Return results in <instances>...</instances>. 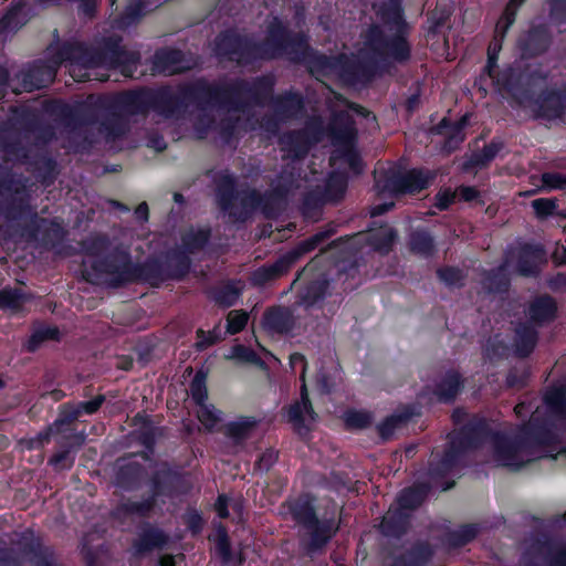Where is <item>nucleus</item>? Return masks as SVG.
<instances>
[{
    "label": "nucleus",
    "mask_w": 566,
    "mask_h": 566,
    "mask_svg": "<svg viewBox=\"0 0 566 566\" xmlns=\"http://www.w3.org/2000/svg\"><path fill=\"white\" fill-rule=\"evenodd\" d=\"M69 61V72L76 81L91 78L101 80L93 71L99 66L118 67L126 76L133 75V66L138 61V54L128 52L115 44L104 54H93L84 50L80 44H67L61 50L59 60L53 65H35L27 72H21L18 80L20 87L13 86V92H31L51 83L56 73V65Z\"/></svg>",
    "instance_id": "f257e3e1"
},
{
    "label": "nucleus",
    "mask_w": 566,
    "mask_h": 566,
    "mask_svg": "<svg viewBox=\"0 0 566 566\" xmlns=\"http://www.w3.org/2000/svg\"><path fill=\"white\" fill-rule=\"evenodd\" d=\"M367 116L368 112L358 105L348 103L346 99H337L334 117L328 128L325 130L318 118L312 119L306 127L305 133H294L284 135L280 139L282 150L287 157L300 158L304 156L312 143L321 140L324 134H327L336 147L331 157V165L337 166L339 161L345 163L354 172H359L360 160L354 149L356 129L350 113Z\"/></svg>",
    "instance_id": "f03ea898"
},
{
    "label": "nucleus",
    "mask_w": 566,
    "mask_h": 566,
    "mask_svg": "<svg viewBox=\"0 0 566 566\" xmlns=\"http://www.w3.org/2000/svg\"><path fill=\"white\" fill-rule=\"evenodd\" d=\"M250 96L259 102L256 90L245 86L235 87H211L203 84L197 87H186L179 96L174 95L169 91H163L157 95L156 109L166 117L174 114L172 107L177 105L178 101L182 102L195 101L202 105L203 108L207 106L219 108L227 107L228 111H241L238 106V101L241 97Z\"/></svg>",
    "instance_id": "7ed1b4c3"
},
{
    "label": "nucleus",
    "mask_w": 566,
    "mask_h": 566,
    "mask_svg": "<svg viewBox=\"0 0 566 566\" xmlns=\"http://www.w3.org/2000/svg\"><path fill=\"white\" fill-rule=\"evenodd\" d=\"M406 24L400 9L394 4L382 28L374 27L367 35L365 48L359 51L358 59L365 61L375 55H387L396 61L409 57V45L405 39Z\"/></svg>",
    "instance_id": "20e7f679"
},
{
    "label": "nucleus",
    "mask_w": 566,
    "mask_h": 566,
    "mask_svg": "<svg viewBox=\"0 0 566 566\" xmlns=\"http://www.w3.org/2000/svg\"><path fill=\"white\" fill-rule=\"evenodd\" d=\"M107 242L104 238H96L86 248L87 254L83 260L84 272L87 280L122 283L133 279L132 264L124 252L103 256Z\"/></svg>",
    "instance_id": "39448f33"
},
{
    "label": "nucleus",
    "mask_w": 566,
    "mask_h": 566,
    "mask_svg": "<svg viewBox=\"0 0 566 566\" xmlns=\"http://www.w3.org/2000/svg\"><path fill=\"white\" fill-rule=\"evenodd\" d=\"M282 514L290 515L296 523L303 525L311 534V547L319 548L335 532V525L332 521L321 523L314 513L312 499L308 495H302L296 500L287 502L283 506Z\"/></svg>",
    "instance_id": "423d86ee"
},
{
    "label": "nucleus",
    "mask_w": 566,
    "mask_h": 566,
    "mask_svg": "<svg viewBox=\"0 0 566 566\" xmlns=\"http://www.w3.org/2000/svg\"><path fill=\"white\" fill-rule=\"evenodd\" d=\"M492 461L496 465L520 468L541 454L533 451L532 442L523 436L511 438L497 434L492 441Z\"/></svg>",
    "instance_id": "0eeeda50"
},
{
    "label": "nucleus",
    "mask_w": 566,
    "mask_h": 566,
    "mask_svg": "<svg viewBox=\"0 0 566 566\" xmlns=\"http://www.w3.org/2000/svg\"><path fill=\"white\" fill-rule=\"evenodd\" d=\"M515 258L518 259L515 265L516 271L523 275H530L535 273L538 264L543 261L544 252L539 247H533L528 244L520 247L515 251L511 252L505 261L504 266L499 270V276H501L499 282L495 283L493 282L492 277H488L485 286L490 291H500L506 286L507 281L502 272L504 271V268L512 266L513 259ZM495 276H497V274Z\"/></svg>",
    "instance_id": "6e6552de"
},
{
    "label": "nucleus",
    "mask_w": 566,
    "mask_h": 566,
    "mask_svg": "<svg viewBox=\"0 0 566 566\" xmlns=\"http://www.w3.org/2000/svg\"><path fill=\"white\" fill-rule=\"evenodd\" d=\"M325 238L324 233H317L311 239L301 242L295 249L282 255L275 263L258 269L252 276L255 284H264L284 274L290 266L303 254L312 251Z\"/></svg>",
    "instance_id": "1a4fd4ad"
},
{
    "label": "nucleus",
    "mask_w": 566,
    "mask_h": 566,
    "mask_svg": "<svg viewBox=\"0 0 566 566\" xmlns=\"http://www.w3.org/2000/svg\"><path fill=\"white\" fill-rule=\"evenodd\" d=\"M432 179L430 172L422 170H410L403 174L391 172L384 181L377 178L376 186L381 192L392 196L416 193L427 188Z\"/></svg>",
    "instance_id": "9d476101"
},
{
    "label": "nucleus",
    "mask_w": 566,
    "mask_h": 566,
    "mask_svg": "<svg viewBox=\"0 0 566 566\" xmlns=\"http://www.w3.org/2000/svg\"><path fill=\"white\" fill-rule=\"evenodd\" d=\"M290 364L293 368L296 366L302 367L301 378L302 381H304V374L306 369L304 356L298 353L292 354L290 356ZM287 420L298 433H302L304 430H308L311 424L315 421V413L307 397L305 382H303L301 388V400L296 401L287 410Z\"/></svg>",
    "instance_id": "9b49d317"
},
{
    "label": "nucleus",
    "mask_w": 566,
    "mask_h": 566,
    "mask_svg": "<svg viewBox=\"0 0 566 566\" xmlns=\"http://www.w3.org/2000/svg\"><path fill=\"white\" fill-rule=\"evenodd\" d=\"M192 63L185 60L184 54L178 50H160L153 61V72L171 75L191 69Z\"/></svg>",
    "instance_id": "f8f14e48"
},
{
    "label": "nucleus",
    "mask_w": 566,
    "mask_h": 566,
    "mask_svg": "<svg viewBox=\"0 0 566 566\" xmlns=\"http://www.w3.org/2000/svg\"><path fill=\"white\" fill-rule=\"evenodd\" d=\"M355 239L358 242L367 241L377 251L387 252L395 239V232L390 227H380L368 233L357 234Z\"/></svg>",
    "instance_id": "ddd939ff"
},
{
    "label": "nucleus",
    "mask_w": 566,
    "mask_h": 566,
    "mask_svg": "<svg viewBox=\"0 0 566 566\" xmlns=\"http://www.w3.org/2000/svg\"><path fill=\"white\" fill-rule=\"evenodd\" d=\"M263 326L271 333H286L292 326L291 315L287 310L273 308L263 317Z\"/></svg>",
    "instance_id": "4468645a"
},
{
    "label": "nucleus",
    "mask_w": 566,
    "mask_h": 566,
    "mask_svg": "<svg viewBox=\"0 0 566 566\" xmlns=\"http://www.w3.org/2000/svg\"><path fill=\"white\" fill-rule=\"evenodd\" d=\"M259 420L254 417H240L227 427L228 436L235 442L250 438L258 428Z\"/></svg>",
    "instance_id": "2eb2a0df"
},
{
    "label": "nucleus",
    "mask_w": 566,
    "mask_h": 566,
    "mask_svg": "<svg viewBox=\"0 0 566 566\" xmlns=\"http://www.w3.org/2000/svg\"><path fill=\"white\" fill-rule=\"evenodd\" d=\"M166 542L167 536L161 531L149 527L143 531L135 547L138 553H145L163 547Z\"/></svg>",
    "instance_id": "dca6fc26"
},
{
    "label": "nucleus",
    "mask_w": 566,
    "mask_h": 566,
    "mask_svg": "<svg viewBox=\"0 0 566 566\" xmlns=\"http://www.w3.org/2000/svg\"><path fill=\"white\" fill-rule=\"evenodd\" d=\"M104 397L98 396L94 398L93 400L81 402L76 407H63V412L66 410H70L69 415H65L63 418L57 419L54 422V427L62 426L64 423L71 422L72 420L76 419L82 412H85L87 415L94 413L103 403Z\"/></svg>",
    "instance_id": "f3484780"
},
{
    "label": "nucleus",
    "mask_w": 566,
    "mask_h": 566,
    "mask_svg": "<svg viewBox=\"0 0 566 566\" xmlns=\"http://www.w3.org/2000/svg\"><path fill=\"white\" fill-rule=\"evenodd\" d=\"M29 300L27 293L21 289L0 290V308L12 312L19 311Z\"/></svg>",
    "instance_id": "a211bd4d"
},
{
    "label": "nucleus",
    "mask_w": 566,
    "mask_h": 566,
    "mask_svg": "<svg viewBox=\"0 0 566 566\" xmlns=\"http://www.w3.org/2000/svg\"><path fill=\"white\" fill-rule=\"evenodd\" d=\"M555 303L548 296L538 297L530 306V317L533 322L541 323L553 317Z\"/></svg>",
    "instance_id": "6ab92c4d"
},
{
    "label": "nucleus",
    "mask_w": 566,
    "mask_h": 566,
    "mask_svg": "<svg viewBox=\"0 0 566 566\" xmlns=\"http://www.w3.org/2000/svg\"><path fill=\"white\" fill-rule=\"evenodd\" d=\"M536 344V332L532 326L516 329V352L520 356H527Z\"/></svg>",
    "instance_id": "aec40b11"
},
{
    "label": "nucleus",
    "mask_w": 566,
    "mask_h": 566,
    "mask_svg": "<svg viewBox=\"0 0 566 566\" xmlns=\"http://www.w3.org/2000/svg\"><path fill=\"white\" fill-rule=\"evenodd\" d=\"M545 402L553 413L566 417V392L563 388L549 389L545 395Z\"/></svg>",
    "instance_id": "412c9836"
},
{
    "label": "nucleus",
    "mask_w": 566,
    "mask_h": 566,
    "mask_svg": "<svg viewBox=\"0 0 566 566\" xmlns=\"http://www.w3.org/2000/svg\"><path fill=\"white\" fill-rule=\"evenodd\" d=\"M346 177L340 172H333L326 184L325 197L327 200L340 199L346 190Z\"/></svg>",
    "instance_id": "4be33fe9"
},
{
    "label": "nucleus",
    "mask_w": 566,
    "mask_h": 566,
    "mask_svg": "<svg viewBox=\"0 0 566 566\" xmlns=\"http://www.w3.org/2000/svg\"><path fill=\"white\" fill-rule=\"evenodd\" d=\"M565 98L557 93L551 94L543 101L542 113L548 118L560 117L565 114L564 111Z\"/></svg>",
    "instance_id": "5701e85b"
},
{
    "label": "nucleus",
    "mask_w": 566,
    "mask_h": 566,
    "mask_svg": "<svg viewBox=\"0 0 566 566\" xmlns=\"http://www.w3.org/2000/svg\"><path fill=\"white\" fill-rule=\"evenodd\" d=\"M424 495L423 489L412 488L403 490L398 497L399 507L401 510H412L422 503Z\"/></svg>",
    "instance_id": "b1692460"
},
{
    "label": "nucleus",
    "mask_w": 566,
    "mask_h": 566,
    "mask_svg": "<svg viewBox=\"0 0 566 566\" xmlns=\"http://www.w3.org/2000/svg\"><path fill=\"white\" fill-rule=\"evenodd\" d=\"M234 181L228 174H221L218 179L219 202L227 210L233 196Z\"/></svg>",
    "instance_id": "393cba45"
},
{
    "label": "nucleus",
    "mask_w": 566,
    "mask_h": 566,
    "mask_svg": "<svg viewBox=\"0 0 566 566\" xmlns=\"http://www.w3.org/2000/svg\"><path fill=\"white\" fill-rule=\"evenodd\" d=\"M461 386L460 377L457 373H450L438 387V395L442 400L452 399Z\"/></svg>",
    "instance_id": "a878e982"
},
{
    "label": "nucleus",
    "mask_w": 566,
    "mask_h": 566,
    "mask_svg": "<svg viewBox=\"0 0 566 566\" xmlns=\"http://www.w3.org/2000/svg\"><path fill=\"white\" fill-rule=\"evenodd\" d=\"M523 1L524 0H510L495 28V31L497 34H501V38H504L509 28L514 23L516 10Z\"/></svg>",
    "instance_id": "bb28decb"
},
{
    "label": "nucleus",
    "mask_w": 566,
    "mask_h": 566,
    "mask_svg": "<svg viewBox=\"0 0 566 566\" xmlns=\"http://www.w3.org/2000/svg\"><path fill=\"white\" fill-rule=\"evenodd\" d=\"M197 416L201 424L208 430H212L221 419L220 412L217 411L213 406L208 403H201L198 406Z\"/></svg>",
    "instance_id": "cd10ccee"
},
{
    "label": "nucleus",
    "mask_w": 566,
    "mask_h": 566,
    "mask_svg": "<svg viewBox=\"0 0 566 566\" xmlns=\"http://www.w3.org/2000/svg\"><path fill=\"white\" fill-rule=\"evenodd\" d=\"M240 293L241 289L239 286L234 284H229L216 292L214 300L220 305L228 307L235 303Z\"/></svg>",
    "instance_id": "c85d7f7f"
},
{
    "label": "nucleus",
    "mask_w": 566,
    "mask_h": 566,
    "mask_svg": "<svg viewBox=\"0 0 566 566\" xmlns=\"http://www.w3.org/2000/svg\"><path fill=\"white\" fill-rule=\"evenodd\" d=\"M411 249L420 254H429L433 249L432 238L426 232H415L410 240Z\"/></svg>",
    "instance_id": "c756f323"
},
{
    "label": "nucleus",
    "mask_w": 566,
    "mask_h": 566,
    "mask_svg": "<svg viewBox=\"0 0 566 566\" xmlns=\"http://www.w3.org/2000/svg\"><path fill=\"white\" fill-rule=\"evenodd\" d=\"M190 394L192 399L199 406L201 403H206L207 399V388H206V376L202 373H198L191 385H190Z\"/></svg>",
    "instance_id": "7c9ffc66"
},
{
    "label": "nucleus",
    "mask_w": 566,
    "mask_h": 566,
    "mask_svg": "<svg viewBox=\"0 0 566 566\" xmlns=\"http://www.w3.org/2000/svg\"><path fill=\"white\" fill-rule=\"evenodd\" d=\"M57 335H59V331L55 327H51V326L40 327L31 336L28 348L31 352L35 350L41 342L46 340V339H55V338H57Z\"/></svg>",
    "instance_id": "2f4dec72"
},
{
    "label": "nucleus",
    "mask_w": 566,
    "mask_h": 566,
    "mask_svg": "<svg viewBox=\"0 0 566 566\" xmlns=\"http://www.w3.org/2000/svg\"><path fill=\"white\" fill-rule=\"evenodd\" d=\"M248 313L240 311H230L227 317V332L237 334L244 328L248 323Z\"/></svg>",
    "instance_id": "473e14b6"
},
{
    "label": "nucleus",
    "mask_w": 566,
    "mask_h": 566,
    "mask_svg": "<svg viewBox=\"0 0 566 566\" xmlns=\"http://www.w3.org/2000/svg\"><path fill=\"white\" fill-rule=\"evenodd\" d=\"M143 13H144L143 0H135L126 8V11H125L122 20L118 22L119 27L126 28V27L133 24L134 22H136V20H138L143 15Z\"/></svg>",
    "instance_id": "72a5a7b5"
},
{
    "label": "nucleus",
    "mask_w": 566,
    "mask_h": 566,
    "mask_svg": "<svg viewBox=\"0 0 566 566\" xmlns=\"http://www.w3.org/2000/svg\"><path fill=\"white\" fill-rule=\"evenodd\" d=\"M209 233L206 230H191L184 238V244L187 250L192 251L205 245Z\"/></svg>",
    "instance_id": "f704fd0d"
},
{
    "label": "nucleus",
    "mask_w": 566,
    "mask_h": 566,
    "mask_svg": "<svg viewBox=\"0 0 566 566\" xmlns=\"http://www.w3.org/2000/svg\"><path fill=\"white\" fill-rule=\"evenodd\" d=\"M271 40L275 42V45L272 49L266 48H253V51L261 57H275L281 54L282 43H283V32L280 31L276 33L275 31L271 32Z\"/></svg>",
    "instance_id": "c9c22d12"
},
{
    "label": "nucleus",
    "mask_w": 566,
    "mask_h": 566,
    "mask_svg": "<svg viewBox=\"0 0 566 566\" xmlns=\"http://www.w3.org/2000/svg\"><path fill=\"white\" fill-rule=\"evenodd\" d=\"M280 107V116L282 118L290 117L301 109L302 99L296 94L289 95L281 102Z\"/></svg>",
    "instance_id": "e433bc0d"
},
{
    "label": "nucleus",
    "mask_w": 566,
    "mask_h": 566,
    "mask_svg": "<svg viewBox=\"0 0 566 566\" xmlns=\"http://www.w3.org/2000/svg\"><path fill=\"white\" fill-rule=\"evenodd\" d=\"M468 122H469V115L465 114L461 117V119L458 123H455L452 126L451 130L448 132L449 136H448L447 146L450 149L463 140L464 135H463L462 130L468 125Z\"/></svg>",
    "instance_id": "4c0bfd02"
},
{
    "label": "nucleus",
    "mask_w": 566,
    "mask_h": 566,
    "mask_svg": "<svg viewBox=\"0 0 566 566\" xmlns=\"http://www.w3.org/2000/svg\"><path fill=\"white\" fill-rule=\"evenodd\" d=\"M228 357L252 364H258L260 361L258 355L252 349L243 345H235Z\"/></svg>",
    "instance_id": "58836bf2"
},
{
    "label": "nucleus",
    "mask_w": 566,
    "mask_h": 566,
    "mask_svg": "<svg viewBox=\"0 0 566 566\" xmlns=\"http://www.w3.org/2000/svg\"><path fill=\"white\" fill-rule=\"evenodd\" d=\"M543 187L552 189H565L566 176L558 172H546L542 176Z\"/></svg>",
    "instance_id": "ea45409f"
},
{
    "label": "nucleus",
    "mask_w": 566,
    "mask_h": 566,
    "mask_svg": "<svg viewBox=\"0 0 566 566\" xmlns=\"http://www.w3.org/2000/svg\"><path fill=\"white\" fill-rule=\"evenodd\" d=\"M502 40H503V38H501V34H497V32L495 31V38L489 45V50H488V66L486 67H488L490 76H492V69L495 65V62L497 59V53L500 52V50L502 48V43H501Z\"/></svg>",
    "instance_id": "a19ab883"
},
{
    "label": "nucleus",
    "mask_w": 566,
    "mask_h": 566,
    "mask_svg": "<svg viewBox=\"0 0 566 566\" xmlns=\"http://www.w3.org/2000/svg\"><path fill=\"white\" fill-rule=\"evenodd\" d=\"M345 421L349 427L364 428L370 422V416L363 411H350L346 413Z\"/></svg>",
    "instance_id": "79ce46f5"
},
{
    "label": "nucleus",
    "mask_w": 566,
    "mask_h": 566,
    "mask_svg": "<svg viewBox=\"0 0 566 566\" xmlns=\"http://www.w3.org/2000/svg\"><path fill=\"white\" fill-rule=\"evenodd\" d=\"M463 433H459L457 436H452L451 438V451L449 453L446 454V458L443 460V465L446 468H449L451 467L452 462H453V459H454V450L458 448V447H464V448H471V447H474L473 442L471 440H468L467 442H463L462 441V438L459 437V436H462Z\"/></svg>",
    "instance_id": "37998d69"
},
{
    "label": "nucleus",
    "mask_w": 566,
    "mask_h": 566,
    "mask_svg": "<svg viewBox=\"0 0 566 566\" xmlns=\"http://www.w3.org/2000/svg\"><path fill=\"white\" fill-rule=\"evenodd\" d=\"M438 275L448 285H457L461 283L463 279L462 272L453 268L439 270Z\"/></svg>",
    "instance_id": "c03bdc74"
},
{
    "label": "nucleus",
    "mask_w": 566,
    "mask_h": 566,
    "mask_svg": "<svg viewBox=\"0 0 566 566\" xmlns=\"http://www.w3.org/2000/svg\"><path fill=\"white\" fill-rule=\"evenodd\" d=\"M549 566H566V546L554 545L549 551Z\"/></svg>",
    "instance_id": "a18cd8bd"
},
{
    "label": "nucleus",
    "mask_w": 566,
    "mask_h": 566,
    "mask_svg": "<svg viewBox=\"0 0 566 566\" xmlns=\"http://www.w3.org/2000/svg\"><path fill=\"white\" fill-rule=\"evenodd\" d=\"M232 41H234V39L231 36V35H220L218 38V42H217V46H218V53L221 54V55H229L230 60H235L238 61L239 63H241L243 61V57L242 55H240L235 50L233 51H227L224 48H223V44L226 42H229L231 43Z\"/></svg>",
    "instance_id": "49530a36"
},
{
    "label": "nucleus",
    "mask_w": 566,
    "mask_h": 566,
    "mask_svg": "<svg viewBox=\"0 0 566 566\" xmlns=\"http://www.w3.org/2000/svg\"><path fill=\"white\" fill-rule=\"evenodd\" d=\"M532 206L539 217H546L548 214H552L555 209L554 201L549 199H536L532 202Z\"/></svg>",
    "instance_id": "de8ad7c7"
},
{
    "label": "nucleus",
    "mask_w": 566,
    "mask_h": 566,
    "mask_svg": "<svg viewBox=\"0 0 566 566\" xmlns=\"http://www.w3.org/2000/svg\"><path fill=\"white\" fill-rule=\"evenodd\" d=\"M400 422H401V418L399 416H391V417L387 418L379 426L380 436L385 439H388Z\"/></svg>",
    "instance_id": "09e8293b"
},
{
    "label": "nucleus",
    "mask_w": 566,
    "mask_h": 566,
    "mask_svg": "<svg viewBox=\"0 0 566 566\" xmlns=\"http://www.w3.org/2000/svg\"><path fill=\"white\" fill-rule=\"evenodd\" d=\"M217 552L224 562L230 560V545L224 532L218 535Z\"/></svg>",
    "instance_id": "8fccbe9b"
},
{
    "label": "nucleus",
    "mask_w": 566,
    "mask_h": 566,
    "mask_svg": "<svg viewBox=\"0 0 566 566\" xmlns=\"http://www.w3.org/2000/svg\"><path fill=\"white\" fill-rule=\"evenodd\" d=\"M457 197V191L451 192L450 190H444L439 192L436 196V206L440 209H447L451 202H453L454 198Z\"/></svg>",
    "instance_id": "3c124183"
},
{
    "label": "nucleus",
    "mask_w": 566,
    "mask_h": 566,
    "mask_svg": "<svg viewBox=\"0 0 566 566\" xmlns=\"http://www.w3.org/2000/svg\"><path fill=\"white\" fill-rule=\"evenodd\" d=\"M277 459V453L274 450H268L259 459V468L268 470Z\"/></svg>",
    "instance_id": "603ef678"
},
{
    "label": "nucleus",
    "mask_w": 566,
    "mask_h": 566,
    "mask_svg": "<svg viewBox=\"0 0 566 566\" xmlns=\"http://www.w3.org/2000/svg\"><path fill=\"white\" fill-rule=\"evenodd\" d=\"M478 190L473 187H460L457 190V197L463 201H472L478 198Z\"/></svg>",
    "instance_id": "864d4df0"
},
{
    "label": "nucleus",
    "mask_w": 566,
    "mask_h": 566,
    "mask_svg": "<svg viewBox=\"0 0 566 566\" xmlns=\"http://www.w3.org/2000/svg\"><path fill=\"white\" fill-rule=\"evenodd\" d=\"M214 509L219 517L224 518L228 516V499L224 495H220L214 504Z\"/></svg>",
    "instance_id": "5fc2aeb1"
},
{
    "label": "nucleus",
    "mask_w": 566,
    "mask_h": 566,
    "mask_svg": "<svg viewBox=\"0 0 566 566\" xmlns=\"http://www.w3.org/2000/svg\"><path fill=\"white\" fill-rule=\"evenodd\" d=\"M153 505H154L153 500H147V501L140 502V503H132V504H129V511L136 512L139 514H145L153 507Z\"/></svg>",
    "instance_id": "6e6d98bb"
},
{
    "label": "nucleus",
    "mask_w": 566,
    "mask_h": 566,
    "mask_svg": "<svg viewBox=\"0 0 566 566\" xmlns=\"http://www.w3.org/2000/svg\"><path fill=\"white\" fill-rule=\"evenodd\" d=\"M476 534V528L474 526H465L462 530H460V541L459 544H465L470 539H472Z\"/></svg>",
    "instance_id": "4d7b16f0"
},
{
    "label": "nucleus",
    "mask_w": 566,
    "mask_h": 566,
    "mask_svg": "<svg viewBox=\"0 0 566 566\" xmlns=\"http://www.w3.org/2000/svg\"><path fill=\"white\" fill-rule=\"evenodd\" d=\"M396 515H397L396 511L389 510L387 512V514L384 516V520L381 523V527H382L384 532L389 533V526L391 523H394Z\"/></svg>",
    "instance_id": "13d9d810"
},
{
    "label": "nucleus",
    "mask_w": 566,
    "mask_h": 566,
    "mask_svg": "<svg viewBox=\"0 0 566 566\" xmlns=\"http://www.w3.org/2000/svg\"><path fill=\"white\" fill-rule=\"evenodd\" d=\"M148 101L145 93H130L127 95V102L129 104L144 103Z\"/></svg>",
    "instance_id": "bf43d9fd"
},
{
    "label": "nucleus",
    "mask_w": 566,
    "mask_h": 566,
    "mask_svg": "<svg viewBox=\"0 0 566 566\" xmlns=\"http://www.w3.org/2000/svg\"><path fill=\"white\" fill-rule=\"evenodd\" d=\"M394 206L392 202H389V203H384V205H375L373 208H371V216H380L382 213H385L386 211H388L389 209H391V207Z\"/></svg>",
    "instance_id": "052dcab7"
},
{
    "label": "nucleus",
    "mask_w": 566,
    "mask_h": 566,
    "mask_svg": "<svg viewBox=\"0 0 566 566\" xmlns=\"http://www.w3.org/2000/svg\"><path fill=\"white\" fill-rule=\"evenodd\" d=\"M136 216L138 218H142L144 220L147 219V216H148V206L144 202V203H140L137 208H136V211H135Z\"/></svg>",
    "instance_id": "680f3d73"
},
{
    "label": "nucleus",
    "mask_w": 566,
    "mask_h": 566,
    "mask_svg": "<svg viewBox=\"0 0 566 566\" xmlns=\"http://www.w3.org/2000/svg\"><path fill=\"white\" fill-rule=\"evenodd\" d=\"M554 258L559 263H566V248L562 247L554 252Z\"/></svg>",
    "instance_id": "e2e57ef3"
},
{
    "label": "nucleus",
    "mask_w": 566,
    "mask_h": 566,
    "mask_svg": "<svg viewBox=\"0 0 566 566\" xmlns=\"http://www.w3.org/2000/svg\"><path fill=\"white\" fill-rule=\"evenodd\" d=\"M497 153V147L495 145H489L484 148V156L488 160L492 159Z\"/></svg>",
    "instance_id": "0e129e2a"
},
{
    "label": "nucleus",
    "mask_w": 566,
    "mask_h": 566,
    "mask_svg": "<svg viewBox=\"0 0 566 566\" xmlns=\"http://www.w3.org/2000/svg\"><path fill=\"white\" fill-rule=\"evenodd\" d=\"M160 566H175L174 557L170 555H165L159 560Z\"/></svg>",
    "instance_id": "69168bd1"
},
{
    "label": "nucleus",
    "mask_w": 566,
    "mask_h": 566,
    "mask_svg": "<svg viewBox=\"0 0 566 566\" xmlns=\"http://www.w3.org/2000/svg\"><path fill=\"white\" fill-rule=\"evenodd\" d=\"M11 25H12V21H11V14H10V15L4 17V19L2 21H0V31L9 29V28H11Z\"/></svg>",
    "instance_id": "338daca9"
},
{
    "label": "nucleus",
    "mask_w": 566,
    "mask_h": 566,
    "mask_svg": "<svg viewBox=\"0 0 566 566\" xmlns=\"http://www.w3.org/2000/svg\"><path fill=\"white\" fill-rule=\"evenodd\" d=\"M8 81V73L4 69L0 67V87H3Z\"/></svg>",
    "instance_id": "774afa93"
}]
</instances>
